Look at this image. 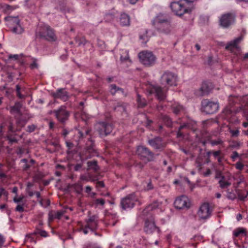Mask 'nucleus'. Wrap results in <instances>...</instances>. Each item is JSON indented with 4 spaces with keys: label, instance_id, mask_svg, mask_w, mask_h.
I'll use <instances>...</instances> for the list:
<instances>
[{
    "label": "nucleus",
    "instance_id": "obj_15",
    "mask_svg": "<svg viewBox=\"0 0 248 248\" xmlns=\"http://www.w3.org/2000/svg\"><path fill=\"white\" fill-rule=\"evenodd\" d=\"M85 154H89V155H86L87 158L91 157L97 154L96 150L94 148V145L93 141L91 140H90L87 141L86 143V146L85 147Z\"/></svg>",
    "mask_w": 248,
    "mask_h": 248
},
{
    "label": "nucleus",
    "instance_id": "obj_31",
    "mask_svg": "<svg viewBox=\"0 0 248 248\" xmlns=\"http://www.w3.org/2000/svg\"><path fill=\"white\" fill-rule=\"evenodd\" d=\"M173 112L175 114H178L184 111V108L182 106L177 104H174L172 106Z\"/></svg>",
    "mask_w": 248,
    "mask_h": 248
},
{
    "label": "nucleus",
    "instance_id": "obj_6",
    "mask_svg": "<svg viewBox=\"0 0 248 248\" xmlns=\"http://www.w3.org/2000/svg\"><path fill=\"white\" fill-rule=\"evenodd\" d=\"M236 15L234 13H228L222 15L219 18L221 27L226 28L233 24L235 20Z\"/></svg>",
    "mask_w": 248,
    "mask_h": 248
},
{
    "label": "nucleus",
    "instance_id": "obj_18",
    "mask_svg": "<svg viewBox=\"0 0 248 248\" xmlns=\"http://www.w3.org/2000/svg\"><path fill=\"white\" fill-rule=\"evenodd\" d=\"M87 227L91 231H93L97 227V217L93 216L90 217L87 221Z\"/></svg>",
    "mask_w": 248,
    "mask_h": 248
},
{
    "label": "nucleus",
    "instance_id": "obj_7",
    "mask_svg": "<svg viewBox=\"0 0 248 248\" xmlns=\"http://www.w3.org/2000/svg\"><path fill=\"white\" fill-rule=\"evenodd\" d=\"M39 34L41 37L48 41H53L56 39L53 30L47 25H45L41 28Z\"/></svg>",
    "mask_w": 248,
    "mask_h": 248
},
{
    "label": "nucleus",
    "instance_id": "obj_50",
    "mask_svg": "<svg viewBox=\"0 0 248 248\" xmlns=\"http://www.w3.org/2000/svg\"><path fill=\"white\" fill-rule=\"evenodd\" d=\"M230 133L231 134V135L233 137H237L238 136L239 134V131L238 129L236 130H232L230 129Z\"/></svg>",
    "mask_w": 248,
    "mask_h": 248
},
{
    "label": "nucleus",
    "instance_id": "obj_35",
    "mask_svg": "<svg viewBox=\"0 0 248 248\" xmlns=\"http://www.w3.org/2000/svg\"><path fill=\"white\" fill-rule=\"evenodd\" d=\"M242 234L246 235V229L242 228H239L233 231V235L235 237H238Z\"/></svg>",
    "mask_w": 248,
    "mask_h": 248
},
{
    "label": "nucleus",
    "instance_id": "obj_5",
    "mask_svg": "<svg viewBox=\"0 0 248 248\" xmlns=\"http://www.w3.org/2000/svg\"><path fill=\"white\" fill-rule=\"evenodd\" d=\"M137 153L141 159L146 162H150L154 160V154L145 147H138L137 150Z\"/></svg>",
    "mask_w": 248,
    "mask_h": 248
},
{
    "label": "nucleus",
    "instance_id": "obj_46",
    "mask_svg": "<svg viewBox=\"0 0 248 248\" xmlns=\"http://www.w3.org/2000/svg\"><path fill=\"white\" fill-rule=\"evenodd\" d=\"M90 132V130H85V133H84L83 132L81 131L80 130H78V133L79 139H82L84 137L85 135H87L89 134Z\"/></svg>",
    "mask_w": 248,
    "mask_h": 248
},
{
    "label": "nucleus",
    "instance_id": "obj_8",
    "mask_svg": "<svg viewBox=\"0 0 248 248\" xmlns=\"http://www.w3.org/2000/svg\"><path fill=\"white\" fill-rule=\"evenodd\" d=\"M144 231L148 234H152L154 232L159 233L160 230L156 226L154 217L152 215L145 219Z\"/></svg>",
    "mask_w": 248,
    "mask_h": 248
},
{
    "label": "nucleus",
    "instance_id": "obj_51",
    "mask_svg": "<svg viewBox=\"0 0 248 248\" xmlns=\"http://www.w3.org/2000/svg\"><path fill=\"white\" fill-rule=\"evenodd\" d=\"M227 198L230 200H234L236 198L235 194L233 192L227 191Z\"/></svg>",
    "mask_w": 248,
    "mask_h": 248
},
{
    "label": "nucleus",
    "instance_id": "obj_58",
    "mask_svg": "<svg viewBox=\"0 0 248 248\" xmlns=\"http://www.w3.org/2000/svg\"><path fill=\"white\" fill-rule=\"evenodd\" d=\"M239 156V154L236 151L232 152V155L231 156V158L233 161H234L235 159Z\"/></svg>",
    "mask_w": 248,
    "mask_h": 248
},
{
    "label": "nucleus",
    "instance_id": "obj_23",
    "mask_svg": "<svg viewBox=\"0 0 248 248\" xmlns=\"http://www.w3.org/2000/svg\"><path fill=\"white\" fill-rule=\"evenodd\" d=\"M5 20L8 22V25L10 27L12 26H15L16 25L20 24V20L18 17L7 16L4 18Z\"/></svg>",
    "mask_w": 248,
    "mask_h": 248
},
{
    "label": "nucleus",
    "instance_id": "obj_39",
    "mask_svg": "<svg viewBox=\"0 0 248 248\" xmlns=\"http://www.w3.org/2000/svg\"><path fill=\"white\" fill-rule=\"evenodd\" d=\"M162 119L167 126L170 127L171 126L172 121L169 117L167 115H163L162 117Z\"/></svg>",
    "mask_w": 248,
    "mask_h": 248
},
{
    "label": "nucleus",
    "instance_id": "obj_64",
    "mask_svg": "<svg viewBox=\"0 0 248 248\" xmlns=\"http://www.w3.org/2000/svg\"><path fill=\"white\" fill-rule=\"evenodd\" d=\"M104 186V183L103 181H98L96 183L97 187H103Z\"/></svg>",
    "mask_w": 248,
    "mask_h": 248
},
{
    "label": "nucleus",
    "instance_id": "obj_54",
    "mask_svg": "<svg viewBox=\"0 0 248 248\" xmlns=\"http://www.w3.org/2000/svg\"><path fill=\"white\" fill-rule=\"evenodd\" d=\"M7 140H9V142L10 144H12L13 143H16L18 142V140L15 138H12L10 136H7Z\"/></svg>",
    "mask_w": 248,
    "mask_h": 248
},
{
    "label": "nucleus",
    "instance_id": "obj_4",
    "mask_svg": "<svg viewBox=\"0 0 248 248\" xmlns=\"http://www.w3.org/2000/svg\"><path fill=\"white\" fill-rule=\"evenodd\" d=\"M202 108L205 113L212 114L216 113L219 108V104L217 101L214 102L209 99H204L202 101Z\"/></svg>",
    "mask_w": 248,
    "mask_h": 248
},
{
    "label": "nucleus",
    "instance_id": "obj_24",
    "mask_svg": "<svg viewBox=\"0 0 248 248\" xmlns=\"http://www.w3.org/2000/svg\"><path fill=\"white\" fill-rule=\"evenodd\" d=\"M21 104L20 102H16L14 106L10 107V112L12 114L16 113L19 115H21Z\"/></svg>",
    "mask_w": 248,
    "mask_h": 248
},
{
    "label": "nucleus",
    "instance_id": "obj_57",
    "mask_svg": "<svg viewBox=\"0 0 248 248\" xmlns=\"http://www.w3.org/2000/svg\"><path fill=\"white\" fill-rule=\"evenodd\" d=\"M235 167L237 170H242L244 168V165L240 162H238L235 164Z\"/></svg>",
    "mask_w": 248,
    "mask_h": 248
},
{
    "label": "nucleus",
    "instance_id": "obj_2",
    "mask_svg": "<svg viewBox=\"0 0 248 248\" xmlns=\"http://www.w3.org/2000/svg\"><path fill=\"white\" fill-rule=\"evenodd\" d=\"M140 62L146 66H152L156 62V57L151 51H142L139 53Z\"/></svg>",
    "mask_w": 248,
    "mask_h": 248
},
{
    "label": "nucleus",
    "instance_id": "obj_60",
    "mask_svg": "<svg viewBox=\"0 0 248 248\" xmlns=\"http://www.w3.org/2000/svg\"><path fill=\"white\" fill-rule=\"evenodd\" d=\"M16 211L19 212H23L24 211L23 205H17L16 208Z\"/></svg>",
    "mask_w": 248,
    "mask_h": 248
},
{
    "label": "nucleus",
    "instance_id": "obj_37",
    "mask_svg": "<svg viewBox=\"0 0 248 248\" xmlns=\"http://www.w3.org/2000/svg\"><path fill=\"white\" fill-rule=\"evenodd\" d=\"M66 146L68 148V150L67 151V153L68 155L73 154L74 153V144L69 141H66Z\"/></svg>",
    "mask_w": 248,
    "mask_h": 248
},
{
    "label": "nucleus",
    "instance_id": "obj_48",
    "mask_svg": "<svg viewBox=\"0 0 248 248\" xmlns=\"http://www.w3.org/2000/svg\"><path fill=\"white\" fill-rule=\"evenodd\" d=\"M62 95V89H60L58 90V92L56 93H54L53 96L55 99H61Z\"/></svg>",
    "mask_w": 248,
    "mask_h": 248
},
{
    "label": "nucleus",
    "instance_id": "obj_34",
    "mask_svg": "<svg viewBox=\"0 0 248 248\" xmlns=\"http://www.w3.org/2000/svg\"><path fill=\"white\" fill-rule=\"evenodd\" d=\"M121 61L122 62H126L129 61L130 62V60L129 59L128 52L126 50H122V53L121 54L120 57Z\"/></svg>",
    "mask_w": 248,
    "mask_h": 248
},
{
    "label": "nucleus",
    "instance_id": "obj_21",
    "mask_svg": "<svg viewBox=\"0 0 248 248\" xmlns=\"http://www.w3.org/2000/svg\"><path fill=\"white\" fill-rule=\"evenodd\" d=\"M62 216V211L51 210L48 213V221L50 222L55 219H60Z\"/></svg>",
    "mask_w": 248,
    "mask_h": 248
},
{
    "label": "nucleus",
    "instance_id": "obj_61",
    "mask_svg": "<svg viewBox=\"0 0 248 248\" xmlns=\"http://www.w3.org/2000/svg\"><path fill=\"white\" fill-rule=\"evenodd\" d=\"M221 151L218 150V151H213V155L215 157H219L220 154H221Z\"/></svg>",
    "mask_w": 248,
    "mask_h": 248
},
{
    "label": "nucleus",
    "instance_id": "obj_59",
    "mask_svg": "<svg viewBox=\"0 0 248 248\" xmlns=\"http://www.w3.org/2000/svg\"><path fill=\"white\" fill-rule=\"evenodd\" d=\"M42 178V176L41 175H40V174H36L34 177H33V180L35 182H39V181H40L41 180Z\"/></svg>",
    "mask_w": 248,
    "mask_h": 248
},
{
    "label": "nucleus",
    "instance_id": "obj_45",
    "mask_svg": "<svg viewBox=\"0 0 248 248\" xmlns=\"http://www.w3.org/2000/svg\"><path fill=\"white\" fill-rule=\"evenodd\" d=\"M21 88L19 85H16V92L17 96L20 99L24 98V96L22 95L20 93Z\"/></svg>",
    "mask_w": 248,
    "mask_h": 248
},
{
    "label": "nucleus",
    "instance_id": "obj_10",
    "mask_svg": "<svg viewBox=\"0 0 248 248\" xmlns=\"http://www.w3.org/2000/svg\"><path fill=\"white\" fill-rule=\"evenodd\" d=\"M169 17L164 14H159L152 21V24L155 28L161 27V24L165 23L166 27L167 28L169 26Z\"/></svg>",
    "mask_w": 248,
    "mask_h": 248
},
{
    "label": "nucleus",
    "instance_id": "obj_14",
    "mask_svg": "<svg viewBox=\"0 0 248 248\" xmlns=\"http://www.w3.org/2000/svg\"><path fill=\"white\" fill-rule=\"evenodd\" d=\"M166 90L163 89L160 86H154L151 88L150 93H155L158 100H163L166 97Z\"/></svg>",
    "mask_w": 248,
    "mask_h": 248
},
{
    "label": "nucleus",
    "instance_id": "obj_52",
    "mask_svg": "<svg viewBox=\"0 0 248 248\" xmlns=\"http://www.w3.org/2000/svg\"><path fill=\"white\" fill-rule=\"evenodd\" d=\"M8 130L9 131H10L11 132H16V131L20 130V129H18L17 128L16 129H14L13 123L12 122H10V123H9V125L8 126Z\"/></svg>",
    "mask_w": 248,
    "mask_h": 248
},
{
    "label": "nucleus",
    "instance_id": "obj_11",
    "mask_svg": "<svg viewBox=\"0 0 248 248\" xmlns=\"http://www.w3.org/2000/svg\"><path fill=\"white\" fill-rule=\"evenodd\" d=\"M212 211L208 203H204L201 206L198 212V215L200 218L206 219L210 217Z\"/></svg>",
    "mask_w": 248,
    "mask_h": 248
},
{
    "label": "nucleus",
    "instance_id": "obj_28",
    "mask_svg": "<svg viewBox=\"0 0 248 248\" xmlns=\"http://www.w3.org/2000/svg\"><path fill=\"white\" fill-rule=\"evenodd\" d=\"M165 23L161 24V27L159 28H155L157 31L159 32L164 33H169L171 31V25L170 23V21H169V26L167 28L164 24Z\"/></svg>",
    "mask_w": 248,
    "mask_h": 248
},
{
    "label": "nucleus",
    "instance_id": "obj_20",
    "mask_svg": "<svg viewBox=\"0 0 248 248\" xmlns=\"http://www.w3.org/2000/svg\"><path fill=\"white\" fill-rule=\"evenodd\" d=\"M218 178H219L218 183L221 188H226L231 185V182L230 181V176L226 177L224 176L220 175V177Z\"/></svg>",
    "mask_w": 248,
    "mask_h": 248
},
{
    "label": "nucleus",
    "instance_id": "obj_30",
    "mask_svg": "<svg viewBox=\"0 0 248 248\" xmlns=\"http://www.w3.org/2000/svg\"><path fill=\"white\" fill-rule=\"evenodd\" d=\"M10 28H11V31L16 34H21L24 31V29L20 24L16 25L14 27H11Z\"/></svg>",
    "mask_w": 248,
    "mask_h": 248
},
{
    "label": "nucleus",
    "instance_id": "obj_29",
    "mask_svg": "<svg viewBox=\"0 0 248 248\" xmlns=\"http://www.w3.org/2000/svg\"><path fill=\"white\" fill-rule=\"evenodd\" d=\"M88 170H93L94 172H97L99 170L97 165V162L95 160L88 161L87 162Z\"/></svg>",
    "mask_w": 248,
    "mask_h": 248
},
{
    "label": "nucleus",
    "instance_id": "obj_56",
    "mask_svg": "<svg viewBox=\"0 0 248 248\" xmlns=\"http://www.w3.org/2000/svg\"><path fill=\"white\" fill-rule=\"evenodd\" d=\"M28 131L30 133H31L32 132H33L36 126L34 124H31L28 126Z\"/></svg>",
    "mask_w": 248,
    "mask_h": 248
},
{
    "label": "nucleus",
    "instance_id": "obj_53",
    "mask_svg": "<svg viewBox=\"0 0 248 248\" xmlns=\"http://www.w3.org/2000/svg\"><path fill=\"white\" fill-rule=\"evenodd\" d=\"M105 200L103 199H97L95 201V203L96 204H100L103 206L105 204Z\"/></svg>",
    "mask_w": 248,
    "mask_h": 248
},
{
    "label": "nucleus",
    "instance_id": "obj_36",
    "mask_svg": "<svg viewBox=\"0 0 248 248\" xmlns=\"http://www.w3.org/2000/svg\"><path fill=\"white\" fill-rule=\"evenodd\" d=\"M114 109L121 112H125L126 111V105L124 103H118V105L114 108Z\"/></svg>",
    "mask_w": 248,
    "mask_h": 248
},
{
    "label": "nucleus",
    "instance_id": "obj_12",
    "mask_svg": "<svg viewBox=\"0 0 248 248\" xmlns=\"http://www.w3.org/2000/svg\"><path fill=\"white\" fill-rule=\"evenodd\" d=\"M96 127L101 136H106L110 134L113 130L111 124L100 122L97 124Z\"/></svg>",
    "mask_w": 248,
    "mask_h": 248
},
{
    "label": "nucleus",
    "instance_id": "obj_9",
    "mask_svg": "<svg viewBox=\"0 0 248 248\" xmlns=\"http://www.w3.org/2000/svg\"><path fill=\"white\" fill-rule=\"evenodd\" d=\"M137 201V198L133 193L130 194L122 199L121 202V207L123 209L132 208L135 205V202Z\"/></svg>",
    "mask_w": 248,
    "mask_h": 248
},
{
    "label": "nucleus",
    "instance_id": "obj_38",
    "mask_svg": "<svg viewBox=\"0 0 248 248\" xmlns=\"http://www.w3.org/2000/svg\"><path fill=\"white\" fill-rule=\"evenodd\" d=\"M54 112L57 119L59 121L62 122V107H60L58 110H54Z\"/></svg>",
    "mask_w": 248,
    "mask_h": 248
},
{
    "label": "nucleus",
    "instance_id": "obj_44",
    "mask_svg": "<svg viewBox=\"0 0 248 248\" xmlns=\"http://www.w3.org/2000/svg\"><path fill=\"white\" fill-rule=\"evenodd\" d=\"M248 195V192L247 191H244L243 192H239L238 193V197L241 200H244Z\"/></svg>",
    "mask_w": 248,
    "mask_h": 248
},
{
    "label": "nucleus",
    "instance_id": "obj_32",
    "mask_svg": "<svg viewBox=\"0 0 248 248\" xmlns=\"http://www.w3.org/2000/svg\"><path fill=\"white\" fill-rule=\"evenodd\" d=\"M80 180L86 181H95L98 179L97 177H93L90 173H88L87 175H82L80 176Z\"/></svg>",
    "mask_w": 248,
    "mask_h": 248
},
{
    "label": "nucleus",
    "instance_id": "obj_3",
    "mask_svg": "<svg viewBox=\"0 0 248 248\" xmlns=\"http://www.w3.org/2000/svg\"><path fill=\"white\" fill-rule=\"evenodd\" d=\"M177 76L174 73L169 71H165L161 76L160 79V83L165 87L176 86Z\"/></svg>",
    "mask_w": 248,
    "mask_h": 248
},
{
    "label": "nucleus",
    "instance_id": "obj_16",
    "mask_svg": "<svg viewBox=\"0 0 248 248\" xmlns=\"http://www.w3.org/2000/svg\"><path fill=\"white\" fill-rule=\"evenodd\" d=\"M242 36H240L232 41L228 43L225 49L231 51L232 52H233V50L236 48H238V44L242 40Z\"/></svg>",
    "mask_w": 248,
    "mask_h": 248
},
{
    "label": "nucleus",
    "instance_id": "obj_33",
    "mask_svg": "<svg viewBox=\"0 0 248 248\" xmlns=\"http://www.w3.org/2000/svg\"><path fill=\"white\" fill-rule=\"evenodd\" d=\"M137 100L139 107L143 108L146 106L147 104L146 101L144 98H142L141 96L139 94H137Z\"/></svg>",
    "mask_w": 248,
    "mask_h": 248
},
{
    "label": "nucleus",
    "instance_id": "obj_19",
    "mask_svg": "<svg viewBox=\"0 0 248 248\" xmlns=\"http://www.w3.org/2000/svg\"><path fill=\"white\" fill-rule=\"evenodd\" d=\"M148 143L155 149H159L163 147L162 140L160 138L156 137L148 140Z\"/></svg>",
    "mask_w": 248,
    "mask_h": 248
},
{
    "label": "nucleus",
    "instance_id": "obj_62",
    "mask_svg": "<svg viewBox=\"0 0 248 248\" xmlns=\"http://www.w3.org/2000/svg\"><path fill=\"white\" fill-rule=\"evenodd\" d=\"M55 186L58 189H59L60 190L62 189V184L61 183V181L60 179H58V180H57Z\"/></svg>",
    "mask_w": 248,
    "mask_h": 248
},
{
    "label": "nucleus",
    "instance_id": "obj_25",
    "mask_svg": "<svg viewBox=\"0 0 248 248\" xmlns=\"http://www.w3.org/2000/svg\"><path fill=\"white\" fill-rule=\"evenodd\" d=\"M120 24L122 26H126L130 25V17L125 14H121L120 18Z\"/></svg>",
    "mask_w": 248,
    "mask_h": 248
},
{
    "label": "nucleus",
    "instance_id": "obj_41",
    "mask_svg": "<svg viewBox=\"0 0 248 248\" xmlns=\"http://www.w3.org/2000/svg\"><path fill=\"white\" fill-rule=\"evenodd\" d=\"M0 9L4 13H7L12 9L11 6L7 4L0 5Z\"/></svg>",
    "mask_w": 248,
    "mask_h": 248
},
{
    "label": "nucleus",
    "instance_id": "obj_13",
    "mask_svg": "<svg viewBox=\"0 0 248 248\" xmlns=\"http://www.w3.org/2000/svg\"><path fill=\"white\" fill-rule=\"evenodd\" d=\"M174 204L175 207L179 209L188 208L190 207V202L188 198L184 195L176 199Z\"/></svg>",
    "mask_w": 248,
    "mask_h": 248
},
{
    "label": "nucleus",
    "instance_id": "obj_42",
    "mask_svg": "<svg viewBox=\"0 0 248 248\" xmlns=\"http://www.w3.org/2000/svg\"><path fill=\"white\" fill-rule=\"evenodd\" d=\"M35 234H40L41 236L43 237H46L47 236V232L44 230H41L40 229H36V230L34 232Z\"/></svg>",
    "mask_w": 248,
    "mask_h": 248
},
{
    "label": "nucleus",
    "instance_id": "obj_1",
    "mask_svg": "<svg viewBox=\"0 0 248 248\" xmlns=\"http://www.w3.org/2000/svg\"><path fill=\"white\" fill-rule=\"evenodd\" d=\"M183 0L171 3L170 7L172 11L178 16H181L185 13H189L192 9V7L187 6Z\"/></svg>",
    "mask_w": 248,
    "mask_h": 248
},
{
    "label": "nucleus",
    "instance_id": "obj_26",
    "mask_svg": "<svg viewBox=\"0 0 248 248\" xmlns=\"http://www.w3.org/2000/svg\"><path fill=\"white\" fill-rule=\"evenodd\" d=\"M161 204V202L156 200L154 201L152 203L148 206L146 209L144 210V214H146L148 211L153 210L157 207H158Z\"/></svg>",
    "mask_w": 248,
    "mask_h": 248
},
{
    "label": "nucleus",
    "instance_id": "obj_27",
    "mask_svg": "<svg viewBox=\"0 0 248 248\" xmlns=\"http://www.w3.org/2000/svg\"><path fill=\"white\" fill-rule=\"evenodd\" d=\"M109 88L110 93L113 95L116 93H121L124 94V90L122 88L117 86L115 84H111Z\"/></svg>",
    "mask_w": 248,
    "mask_h": 248
},
{
    "label": "nucleus",
    "instance_id": "obj_17",
    "mask_svg": "<svg viewBox=\"0 0 248 248\" xmlns=\"http://www.w3.org/2000/svg\"><path fill=\"white\" fill-rule=\"evenodd\" d=\"M212 88L206 83H203L199 90L196 93L197 95L204 96L208 94L211 91Z\"/></svg>",
    "mask_w": 248,
    "mask_h": 248
},
{
    "label": "nucleus",
    "instance_id": "obj_40",
    "mask_svg": "<svg viewBox=\"0 0 248 248\" xmlns=\"http://www.w3.org/2000/svg\"><path fill=\"white\" fill-rule=\"evenodd\" d=\"M76 42L78 44V46H81L82 45H85L86 43V40L84 37H76Z\"/></svg>",
    "mask_w": 248,
    "mask_h": 248
},
{
    "label": "nucleus",
    "instance_id": "obj_43",
    "mask_svg": "<svg viewBox=\"0 0 248 248\" xmlns=\"http://www.w3.org/2000/svg\"><path fill=\"white\" fill-rule=\"evenodd\" d=\"M32 62L30 64V68L31 69H33L35 68L37 69L38 68V65L37 63V60L35 58H32Z\"/></svg>",
    "mask_w": 248,
    "mask_h": 248
},
{
    "label": "nucleus",
    "instance_id": "obj_55",
    "mask_svg": "<svg viewBox=\"0 0 248 248\" xmlns=\"http://www.w3.org/2000/svg\"><path fill=\"white\" fill-rule=\"evenodd\" d=\"M69 116V113L68 111L65 110L63 109V123L67 120Z\"/></svg>",
    "mask_w": 248,
    "mask_h": 248
},
{
    "label": "nucleus",
    "instance_id": "obj_49",
    "mask_svg": "<svg viewBox=\"0 0 248 248\" xmlns=\"http://www.w3.org/2000/svg\"><path fill=\"white\" fill-rule=\"evenodd\" d=\"M210 142L212 146H215L218 144H222L223 141L221 139H218L217 140H210Z\"/></svg>",
    "mask_w": 248,
    "mask_h": 248
},
{
    "label": "nucleus",
    "instance_id": "obj_63",
    "mask_svg": "<svg viewBox=\"0 0 248 248\" xmlns=\"http://www.w3.org/2000/svg\"><path fill=\"white\" fill-rule=\"evenodd\" d=\"M153 189V186L151 183V182H149L147 186L145 187V189L146 190H150Z\"/></svg>",
    "mask_w": 248,
    "mask_h": 248
},
{
    "label": "nucleus",
    "instance_id": "obj_47",
    "mask_svg": "<svg viewBox=\"0 0 248 248\" xmlns=\"http://www.w3.org/2000/svg\"><path fill=\"white\" fill-rule=\"evenodd\" d=\"M26 124V121L25 120H22L21 119H18L16 121V124L17 126L21 127H24Z\"/></svg>",
    "mask_w": 248,
    "mask_h": 248
},
{
    "label": "nucleus",
    "instance_id": "obj_22",
    "mask_svg": "<svg viewBox=\"0 0 248 248\" xmlns=\"http://www.w3.org/2000/svg\"><path fill=\"white\" fill-rule=\"evenodd\" d=\"M20 162L23 164L22 166V170L24 171H27L30 169L32 165L34 164L35 161L33 159L28 161L27 159L23 158L21 160Z\"/></svg>",
    "mask_w": 248,
    "mask_h": 248
}]
</instances>
